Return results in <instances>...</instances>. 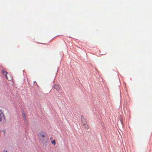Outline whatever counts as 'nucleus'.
Listing matches in <instances>:
<instances>
[{
	"label": "nucleus",
	"instance_id": "nucleus-10",
	"mask_svg": "<svg viewBox=\"0 0 152 152\" xmlns=\"http://www.w3.org/2000/svg\"><path fill=\"white\" fill-rule=\"evenodd\" d=\"M3 152H8L6 150H4Z\"/></svg>",
	"mask_w": 152,
	"mask_h": 152
},
{
	"label": "nucleus",
	"instance_id": "nucleus-4",
	"mask_svg": "<svg viewBox=\"0 0 152 152\" xmlns=\"http://www.w3.org/2000/svg\"><path fill=\"white\" fill-rule=\"evenodd\" d=\"M53 88L56 89L57 91H59L60 90V88L59 86L56 84H54L53 87Z\"/></svg>",
	"mask_w": 152,
	"mask_h": 152
},
{
	"label": "nucleus",
	"instance_id": "nucleus-3",
	"mask_svg": "<svg viewBox=\"0 0 152 152\" xmlns=\"http://www.w3.org/2000/svg\"><path fill=\"white\" fill-rule=\"evenodd\" d=\"M81 118L82 123L83 124V125L84 126L86 125V126H85V128L86 129H88V127L87 125H86V121H85V119L84 118L83 116H81Z\"/></svg>",
	"mask_w": 152,
	"mask_h": 152
},
{
	"label": "nucleus",
	"instance_id": "nucleus-1",
	"mask_svg": "<svg viewBox=\"0 0 152 152\" xmlns=\"http://www.w3.org/2000/svg\"><path fill=\"white\" fill-rule=\"evenodd\" d=\"M6 122V120L3 112L2 110H0V123L4 124Z\"/></svg>",
	"mask_w": 152,
	"mask_h": 152
},
{
	"label": "nucleus",
	"instance_id": "nucleus-8",
	"mask_svg": "<svg viewBox=\"0 0 152 152\" xmlns=\"http://www.w3.org/2000/svg\"><path fill=\"white\" fill-rule=\"evenodd\" d=\"M23 118H26L25 115V114H24V113L23 114Z\"/></svg>",
	"mask_w": 152,
	"mask_h": 152
},
{
	"label": "nucleus",
	"instance_id": "nucleus-9",
	"mask_svg": "<svg viewBox=\"0 0 152 152\" xmlns=\"http://www.w3.org/2000/svg\"><path fill=\"white\" fill-rule=\"evenodd\" d=\"M53 139V138L52 137H51L50 138V140H52Z\"/></svg>",
	"mask_w": 152,
	"mask_h": 152
},
{
	"label": "nucleus",
	"instance_id": "nucleus-2",
	"mask_svg": "<svg viewBox=\"0 0 152 152\" xmlns=\"http://www.w3.org/2000/svg\"><path fill=\"white\" fill-rule=\"evenodd\" d=\"M45 133L43 131H40L38 133V136L40 140L42 143L43 142V138L45 137Z\"/></svg>",
	"mask_w": 152,
	"mask_h": 152
},
{
	"label": "nucleus",
	"instance_id": "nucleus-7",
	"mask_svg": "<svg viewBox=\"0 0 152 152\" xmlns=\"http://www.w3.org/2000/svg\"><path fill=\"white\" fill-rule=\"evenodd\" d=\"M5 130H3V132L4 133V134H5Z\"/></svg>",
	"mask_w": 152,
	"mask_h": 152
},
{
	"label": "nucleus",
	"instance_id": "nucleus-6",
	"mask_svg": "<svg viewBox=\"0 0 152 152\" xmlns=\"http://www.w3.org/2000/svg\"><path fill=\"white\" fill-rule=\"evenodd\" d=\"M51 142L52 144L55 145H56V141L55 140H54L53 141H51Z\"/></svg>",
	"mask_w": 152,
	"mask_h": 152
},
{
	"label": "nucleus",
	"instance_id": "nucleus-5",
	"mask_svg": "<svg viewBox=\"0 0 152 152\" xmlns=\"http://www.w3.org/2000/svg\"><path fill=\"white\" fill-rule=\"evenodd\" d=\"M2 73L3 74L5 75V77H6V78L7 79H8V77H7V71H5V70H2Z\"/></svg>",
	"mask_w": 152,
	"mask_h": 152
}]
</instances>
